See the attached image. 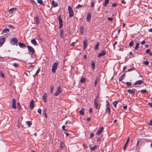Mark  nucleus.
Instances as JSON below:
<instances>
[{
  "instance_id": "nucleus-1",
  "label": "nucleus",
  "mask_w": 152,
  "mask_h": 152,
  "mask_svg": "<svg viewBox=\"0 0 152 152\" xmlns=\"http://www.w3.org/2000/svg\"><path fill=\"white\" fill-rule=\"evenodd\" d=\"M27 47L29 53V54L31 55H33L35 52L34 49L32 47L30 46H27Z\"/></svg>"
},
{
  "instance_id": "nucleus-2",
  "label": "nucleus",
  "mask_w": 152,
  "mask_h": 152,
  "mask_svg": "<svg viewBox=\"0 0 152 152\" xmlns=\"http://www.w3.org/2000/svg\"><path fill=\"white\" fill-rule=\"evenodd\" d=\"M106 102L107 103V104L106 105V112L107 113H108V115H110V104L108 102L107 100L106 101Z\"/></svg>"
},
{
  "instance_id": "nucleus-3",
  "label": "nucleus",
  "mask_w": 152,
  "mask_h": 152,
  "mask_svg": "<svg viewBox=\"0 0 152 152\" xmlns=\"http://www.w3.org/2000/svg\"><path fill=\"white\" fill-rule=\"evenodd\" d=\"M68 10L69 13V18H71L74 16V12L72 7L70 6L68 7Z\"/></svg>"
},
{
  "instance_id": "nucleus-4",
  "label": "nucleus",
  "mask_w": 152,
  "mask_h": 152,
  "mask_svg": "<svg viewBox=\"0 0 152 152\" xmlns=\"http://www.w3.org/2000/svg\"><path fill=\"white\" fill-rule=\"evenodd\" d=\"M61 88L60 85H59L58 86L57 88V90L56 92L54 93V95L55 96H57L58 94L61 93Z\"/></svg>"
},
{
  "instance_id": "nucleus-5",
  "label": "nucleus",
  "mask_w": 152,
  "mask_h": 152,
  "mask_svg": "<svg viewBox=\"0 0 152 152\" xmlns=\"http://www.w3.org/2000/svg\"><path fill=\"white\" fill-rule=\"evenodd\" d=\"M58 65V63L57 62H55L54 63L53 65L52 66V71L53 73H55L56 72V70L57 69V66Z\"/></svg>"
},
{
  "instance_id": "nucleus-6",
  "label": "nucleus",
  "mask_w": 152,
  "mask_h": 152,
  "mask_svg": "<svg viewBox=\"0 0 152 152\" xmlns=\"http://www.w3.org/2000/svg\"><path fill=\"white\" fill-rule=\"evenodd\" d=\"M10 41L12 45H17L18 40L16 38H12L10 39Z\"/></svg>"
},
{
  "instance_id": "nucleus-7",
  "label": "nucleus",
  "mask_w": 152,
  "mask_h": 152,
  "mask_svg": "<svg viewBox=\"0 0 152 152\" xmlns=\"http://www.w3.org/2000/svg\"><path fill=\"white\" fill-rule=\"evenodd\" d=\"M58 20L59 21V28H61L63 26V21L61 19V15H59L58 18Z\"/></svg>"
},
{
  "instance_id": "nucleus-8",
  "label": "nucleus",
  "mask_w": 152,
  "mask_h": 152,
  "mask_svg": "<svg viewBox=\"0 0 152 152\" xmlns=\"http://www.w3.org/2000/svg\"><path fill=\"white\" fill-rule=\"evenodd\" d=\"M58 20L59 21V28H61L63 26V21L61 19V15H59L58 18Z\"/></svg>"
},
{
  "instance_id": "nucleus-9",
  "label": "nucleus",
  "mask_w": 152,
  "mask_h": 152,
  "mask_svg": "<svg viewBox=\"0 0 152 152\" xmlns=\"http://www.w3.org/2000/svg\"><path fill=\"white\" fill-rule=\"evenodd\" d=\"M9 32V30L8 28H4V29L1 33V34L6 35Z\"/></svg>"
},
{
  "instance_id": "nucleus-10",
  "label": "nucleus",
  "mask_w": 152,
  "mask_h": 152,
  "mask_svg": "<svg viewBox=\"0 0 152 152\" xmlns=\"http://www.w3.org/2000/svg\"><path fill=\"white\" fill-rule=\"evenodd\" d=\"M12 108L15 109L16 108V100L14 98H13L12 99Z\"/></svg>"
},
{
  "instance_id": "nucleus-11",
  "label": "nucleus",
  "mask_w": 152,
  "mask_h": 152,
  "mask_svg": "<svg viewBox=\"0 0 152 152\" xmlns=\"http://www.w3.org/2000/svg\"><path fill=\"white\" fill-rule=\"evenodd\" d=\"M136 89L134 88H132V89H129L127 90V91L129 94H131L134 95V94Z\"/></svg>"
},
{
  "instance_id": "nucleus-12",
  "label": "nucleus",
  "mask_w": 152,
  "mask_h": 152,
  "mask_svg": "<svg viewBox=\"0 0 152 152\" xmlns=\"http://www.w3.org/2000/svg\"><path fill=\"white\" fill-rule=\"evenodd\" d=\"M5 41V39L4 37L0 38V47L3 45Z\"/></svg>"
},
{
  "instance_id": "nucleus-13",
  "label": "nucleus",
  "mask_w": 152,
  "mask_h": 152,
  "mask_svg": "<svg viewBox=\"0 0 152 152\" xmlns=\"http://www.w3.org/2000/svg\"><path fill=\"white\" fill-rule=\"evenodd\" d=\"M143 83V81L142 80H138L136 81L134 84V85H141Z\"/></svg>"
},
{
  "instance_id": "nucleus-14",
  "label": "nucleus",
  "mask_w": 152,
  "mask_h": 152,
  "mask_svg": "<svg viewBox=\"0 0 152 152\" xmlns=\"http://www.w3.org/2000/svg\"><path fill=\"white\" fill-rule=\"evenodd\" d=\"M103 128L101 127L99 129L97 132L96 134L98 135H100L103 131Z\"/></svg>"
},
{
  "instance_id": "nucleus-15",
  "label": "nucleus",
  "mask_w": 152,
  "mask_h": 152,
  "mask_svg": "<svg viewBox=\"0 0 152 152\" xmlns=\"http://www.w3.org/2000/svg\"><path fill=\"white\" fill-rule=\"evenodd\" d=\"M98 100L97 99V98H96L95 99L94 101V103L95 105V107L96 109H98Z\"/></svg>"
},
{
  "instance_id": "nucleus-16",
  "label": "nucleus",
  "mask_w": 152,
  "mask_h": 152,
  "mask_svg": "<svg viewBox=\"0 0 152 152\" xmlns=\"http://www.w3.org/2000/svg\"><path fill=\"white\" fill-rule=\"evenodd\" d=\"M34 101L33 100H31L30 102V105H29V108L31 109L32 110L33 109L34 107Z\"/></svg>"
},
{
  "instance_id": "nucleus-17",
  "label": "nucleus",
  "mask_w": 152,
  "mask_h": 152,
  "mask_svg": "<svg viewBox=\"0 0 152 152\" xmlns=\"http://www.w3.org/2000/svg\"><path fill=\"white\" fill-rule=\"evenodd\" d=\"M91 17V14L89 12L88 13L86 18V20L88 22H90Z\"/></svg>"
},
{
  "instance_id": "nucleus-18",
  "label": "nucleus",
  "mask_w": 152,
  "mask_h": 152,
  "mask_svg": "<svg viewBox=\"0 0 152 152\" xmlns=\"http://www.w3.org/2000/svg\"><path fill=\"white\" fill-rule=\"evenodd\" d=\"M47 93H45L42 96V99L44 100V102L46 103L47 101Z\"/></svg>"
},
{
  "instance_id": "nucleus-19",
  "label": "nucleus",
  "mask_w": 152,
  "mask_h": 152,
  "mask_svg": "<svg viewBox=\"0 0 152 152\" xmlns=\"http://www.w3.org/2000/svg\"><path fill=\"white\" fill-rule=\"evenodd\" d=\"M87 40L86 39L85 40L83 41V49H85L87 45Z\"/></svg>"
},
{
  "instance_id": "nucleus-20",
  "label": "nucleus",
  "mask_w": 152,
  "mask_h": 152,
  "mask_svg": "<svg viewBox=\"0 0 152 152\" xmlns=\"http://www.w3.org/2000/svg\"><path fill=\"white\" fill-rule=\"evenodd\" d=\"M106 54V52L105 51L102 50L101 52L100 53L98 54V57H100Z\"/></svg>"
},
{
  "instance_id": "nucleus-21",
  "label": "nucleus",
  "mask_w": 152,
  "mask_h": 152,
  "mask_svg": "<svg viewBox=\"0 0 152 152\" xmlns=\"http://www.w3.org/2000/svg\"><path fill=\"white\" fill-rule=\"evenodd\" d=\"M31 42L35 46H36L38 44L37 42L35 39H31Z\"/></svg>"
},
{
  "instance_id": "nucleus-22",
  "label": "nucleus",
  "mask_w": 152,
  "mask_h": 152,
  "mask_svg": "<svg viewBox=\"0 0 152 152\" xmlns=\"http://www.w3.org/2000/svg\"><path fill=\"white\" fill-rule=\"evenodd\" d=\"M51 5L52 6L54 7H56L58 6V4L57 3L55 2L54 1H52L51 3Z\"/></svg>"
},
{
  "instance_id": "nucleus-23",
  "label": "nucleus",
  "mask_w": 152,
  "mask_h": 152,
  "mask_svg": "<svg viewBox=\"0 0 152 152\" xmlns=\"http://www.w3.org/2000/svg\"><path fill=\"white\" fill-rule=\"evenodd\" d=\"M34 21L37 24H39V17L38 16H36L34 18Z\"/></svg>"
},
{
  "instance_id": "nucleus-24",
  "label": "nucleus",
  "mask_w": 152,
  "mask_h": 152,
  "mask_svg": "<svg viewBox=\"0 0 152 152\" xmlns=\"http://www.w3.org/2000/svg\"><path fill=\"white\" fill-rule=\"evenodd\" d=\"M129 137L128 138L126 143L124 145V146L123 149L124 151L126 149V147L127 145L128 142H129Z\"/></svg>"
},
{
  "instance_id": "nucleus-25",
  "label": "nucleus",
  "mask_w": 152,
  "mask_h": 152,
  "mask_svg": "<svg viewBox=\"0 0 152 152\" xmlns=\"http://www.w3.org/2000/svg\"><path fill=\"white\" fill-rule=\"evenodd\" d=\"M18 45L21 48H23L26 47V45L22 43H19Z\"/></svg>"
},
{
  "instance_id": "nucleus-26",
  "label": "nucleus",
  "mask_w": 152,
  "mask_h": 152,
  "mask_svg": "<svg viewBox=\"0 0 152 152\" xmlns=\"http://www.w3.org/2000/svg\"><path fill=\"white\" fill-rule=\"evenodd\" d=\"M125 74L124 73L119 78V81H120L122 80L125 78Z\"/></svg>"
},
{
  "instance_id": "nucleus-27",
  "label": "nucleus",
  "mask_w": 152,
  "mask_h": 152,
  "mask_svg": "<svg viewBox=\"0 0 152 152\" xmlns=\"http://www.w3.org/2000/svg\"><path fill=\"white\" fill-rule=\"evenodd\" d=\"M64 34V31L62 29H61L60 31V35L61 38H63V34Z\"/></svg>"
},
{
  "instance_id": "nucleus-28",
  "label": "nucleus",
  "mask_w": 152,
  "mask_h": 152,
  "mask_svg": "<svg viewBox=\"0 0 152 152\" xmlns=\"http://www.w3.org/2000/svg\"><path fill=\"white\" fill-rule=\"evenodd\" d=\"M65 146L63 142H61L60 143V148L61 149H63Z\"/></svg>"
},
{
  "instance_id": "nucleus-29",
  "label": "nucleus",
  "mask_w": 152,
  "mask_h": 152,
  "mask_svg": "<svg viewBox=\"0 0 152 152\" xmlns=\"http://www.w3.org/2000/svg\"><path fill=\"white\" fill-rule=\"evenodd\" d=\"M97 148L98 146L97 145H95L92 147H91V151H94Z\"/></svg>"
},
{
  "instance_id": "nucleus-30",
  "label": "nucleus",
  "mask_w": 152,
  "mask_h": 152,
  "mask_svg": "<svg viewBox=\"0 0 152 152\" xmlns=\"http://www.w3.org/2000/svg\"><path fill=\"white\" fill-rule=\"evenodd\" d=\"M84 109L83 108H82L80 111V113L81 115H84Z\"/></svg>"
},
{
  "instance_id": "nucleus-31",
  "label": "nucleus",
  "mask_w": 152,
  "mask_h": 152,
  "mask_svg": "<svg viewBox=\"0 0 152 152\" xmlns=\"http://www.w3.org/2000/svg\"><path fill=\"white\" fill-rule=\"evenodd\" d=\"M109 0H105V2L103 3V5L104 7H106L107 5L109 3Z\"/></svg>"
},
{
  "instance_id": "nucleus-32",
  "label": "nucleus",
  "mask_w": 152,
  "mask_h": 152,
  "mask_svg": "<svg viewBox=\"0 0 152 152\" xmlns=\"http://www.w3.org/2000/svg\"><path fill=\"white\" fill-rule=\"evenodd\" d=\"M38 3L42 5H43L44 4L42 0H37Z\"/></svg>"
},
{
  "instance_id": "nucleus-33",
  "label": "nucleus",
  "mask_w": 152,
  "mask_h": 152,
  "mask_svg": "<svg viewBox=\"0 0 152 152\" xmlns=\"http://www.w3.org/2000/svg\"><path fill=\"white\" fill-rule=\"evenodd\" d=\"M91 62V65H92V69H94L95 67V63L94 61H92Z\"/></svg>"
},
{
  "instance_id": "nucleus-34",
  "label": "nucleus",
  "mask_w": 152,
  "mask_h": 152,
  "mask_svg": "<svg viewBox=\"0 0 152 152\" xmlns=\"http://www.w3.org/2000/svg\"><path fill=\"white\" fill-rule=\"evenodd\" d=\"M85 78L84 77H82L80 79V82L82 83H84L85 81Z\"/></svg>"
},
{
  "instance_id": "nucleus-35",
  "label": "nucleus",
  "mask_w": 152,
  "mask_h": 152,
  "mask_svg": "<svg viewBox=\"0 0 152 152\" xmlns=\"http://www.w3.org/2000/svg\"><path fill=\"white\" fill-rule=\"evenodd\" d=\"M118 102L116 101H115L113 102V105L115 107H116L117 104Z\"/></svg>"
},
{
  "instance_id": "nucleus-36",
  "label": "nucleus",
  "mask_w": 152,
  "mask_h": 152,
  "mask_svg": "<svg viewBox=\"0 0 152 152\" xmlns=\"http://www.w3.org/2000/svg\"><path fill=\"white\" fill-rule=\"evenodd\" d=\"M124 83H125L126 84V86L128 87H129L131 85V83H129V82H127L126 83H125L124 82H123Z\"/></svg>"
},
{
  "instance_id": "nucleus-37",
  "label": "nucleus",
  "mask_w": 152,
  "mask_h": 152,
  "mask_svg": "<svg viewBox=\"0 0 152 152\" xmlns=\"http://www.w3.org/2000/svg\"><path fill=\"white\" fill-rule=\"evenodd\" d=\"M99 46V43L98 42L96 43V45L95 46V49L96 50H97Z\"/></svg>"
},
{
  "instance_id": "nucleus-38",
  "label": "nucleus",
  "mask_w": 152,
  "mask_h": 152,
  "mask_svg": "<svg viewBox=\"0 0 152 152\" xmlns=\"http://www.w3.org/2000/svg\"><path fill=\"white\" fill-rule=\"evenodd\" d=\"M83 5H81L80 4H79L76 7L77 9H79L80 8L83 7Z\"/></svg>"
},
{
  "instance_id": "nucleus-39",
  "label": "nucleus",
  "mask_w": 152,
  "mask_h": 152,
  "mask_svg": "<svg viewBox=\"0 0 152 152\" xmlns=\"http://www.w3.org/2000/svg\"><path fill=\"white\" fill-rule=\"evenodd\" d=\"M137 70L134 67H133L132 68L129 69L128 70L127 72H130L131 71L134 70Z\"/></svg>"
},
{
  "instance_id": "nucleus-40",
  "label": "nucleus",
  "mask_w": 152,
  "mask_h": 152,
  "mask_svg": "<svg viewBox=\"0 0 152 152\" xmlns=\"http://www.w3.org/2000/svg\"><path fill=\"white\" fill-rule=\"evenodd\" d=\"M139 45L140 44L139 43H137L136 44L135 47V50H137L138 49V48H139Z\"/></svg>"
},
{
  "instance_id": "nucleus-41",
  "label": "nucleus",
  "mask_w": 152,
  "mask_h": 152,
  "mask_svg": "<svg viewBox=\"0 0 152 152\" xmlns=\"http://www.w3.org/2000/svg\"><path fill=\"white\" fill-rule=\"evenodd\" d=\"M134 43V42L133 41H131L129 43V46L131 47L133 45Z\"/></svg>"
},
{
  "instance_id": "nucleus-42",
  "label": "nucleus",
  "mask_w": 152,
  "mask_h": 152,
  "mask_svg": "<svg viewBox=\"0 0 152 152\" xmlns=\"http://www.w3.org/2000/svg\"><path fill=\"white\" fill-rule=\"evenodd\" d=\"M141 139H138V140H137V146H138L139 144V143L140 142H141Z\"/></svg>"
},
{
  "instance_id": "nucleus-43",
  "label": "nucleus",
  "mask_w": 152,
  "mask_h": 152,
  "mask_svg": "<svg viewBox=\"0 0 152 152\" xmlns=\"http://www.w3.org/2000/svg\"><path fill=\"white\" fill-rule=\"evenodd\" d=\"M26 123L28 125L29 127H30L32 123L30 121H28L26 122Z\"/></svg>"
},
{
  "instance_id": "nucleus-44",
  "label": "nucleus",
  "mask_w": 152,
  "mask_h": 152,
  "mask_svg": "<svg viewBox=\"0 0 152 152\" xmlns=\"http://www.w3.org/2000/svg\"><path fill=\"white\" fill-rule=\"evenodd\" d=\"M15 8H12L11 9L9 10V13L10 14H11L12 13V10L14 9H15Z\"/></svg>"
},
{
  "instance_id": "nucleus-45",
  "label": "nucleus",
  "mask_w": 152,
  "mask_h": 152,
  "mask_svg": "<svg viewBox=\"0 0 152 152\" xmlns=\"http://www.w3.org/2000/svg\"><path fill=\"white\" fill-rule=\"evenodd\" d=\"M39 72H40V68H39L37 70V71L36 72V73H35V75H37V74H38L39 73Z\"/></svg>"
},
{
  "instance_id": "nucleus-46",
  "label": "nucleus",
  "mask_w": 152,
  "mask_h": 152,
  "mask_svg": "<svg viewBox=\"0 0 152 152\" xmlns=\"http://www.w3.org/2000/svg\"><path fill=\"white\" fill-rule=\"evenodd\" d=\"M54 88V87H51L50 90V92L51 93H52L53 92V91Z\"/></svg>"
},
{
  "instance_id": "nucleus-47",
  "label": "nucleus",
  "mask_w": 152,
  "mask_h": 152,
  "mask_svg": "<svg viewBox=\"0 0 152 152\" xmlns=\"http://www.w3.org/2000/svg\"><path fill=\"white\" fill-rule=\"evenodd\" d=\"M17 105H18V110H20V109H21L20 107V104L19 102H18L17 103Z\"/></svg>"
},
{
  "instance_id": "nucleus-48",
  "label": "nucleus",
  "mask_w": 152,
  "mask_h": 152,
  "mask_svg": "<svg viewBox=\"0 0 152 152\" xmlns=\"http://www.w3.org/2000/svg\"><path fill=\"white\" fill-rule=\"evenodd\" d=\"M13 65L15 67H18L19 66L18 64L15 63L13 64Z\"/></svg>"
},
{
  "instance_id": "nucleus-49",
  "label": "nucleus",
  "mask_w": 152,
  "mask_h": 152,
  "mask_svg": "<svg viewBox=\"0 0 152 152\" xmlns=\"http://www.w3.org/2000/svg\"><path fill=\"white\" fill-rule=\"evenodd\" d=\"M37 112L40 114H41V110L40 108H39L38 109Z\"/></svg>"
},
{
  "instance_id": "nucleus-50",
  "label": "nucleus",
  "mask_w": 152,
  "mask_h": 152,
  "mask_svg": "<svg viewBox=\"0 0 152 152\" xmlns=\"http://www.w3.org/2000/svg\"><path fill=\"white\" fill-rule=\"evenodd\" d=\"M140 92L142 93H145L147 92V91L145 89H143L141 90Z\"/></svg>"
},
{
  "instance_id": "nucleus-51",
  "label": "nucleus",
  "mask_w": 152,
  "mask_h": 152,
  "mask_svg": "<svg viewBox=\"0 0 152 152\" xmlns=\"http://www.w3.org/2000/svg\"><path fill=\"white\" fill-rule=\"evenodd\" d=\"M65 126L64 125L62 127V129L63 130L64 132V131L66 132L67 131V130H66L65 129Z\"/></svg>"
},
{
  "instance_id": "nucleus-52",
  "label": "nucleus",
  "mask_w": 152,
  "mask_h": 152,
  "mask_svg": "<svg viewBox=\"0 0 152 152\" xmlns=\"http://www.w3.org/2000/svg\"><path fill=\"white\" fill-rule=\"evenodd\" d=\"M144 63L145 65H148L149 64V62L146 61H144Z\"/></svg>"
},
{
  "instance_id": "nucleus-53",
  "label": "nucleus",
  "mask_w": 152,
  "mask_h": 152,
  "mask_svg": "<svg viewBox=\"0 0 152 152\" xmlns=\"http://www.w3.org/2000/svg\"><path fill=\"white\" fill-rule=\"evenodd\" d=\"M107 19L110 21H112L113 20V18H112L108 17Z\"/></svg>"
},
{
  "instance_id": "nucleus-54",
  "label": "nucleus",
  "mask_w": 152,
  "mask_h": 152,
  "mask_svg": "<svg viewBox=\"0 0 152 152\" xmlns=\"http://www.w3.org/2000/svg\"><path fill=\"white\" fill-rule=\"evenodd\" d=\"M150 51V50L149 49H148L147 50L145 51V52L146 53H149Z\"/></svg>"
},
{
  "instance_id": "nucleus-55",
  "label": "nucleus",
  "mask_w": 152,
  "mask_h": 152,
  "mask_svg": "<svg viewBox=\"0 0 152 152\" xmlns=\"http://www.w3.org/2000/svg\"><path fill=\"white\" fill-rule=\"evenodd\" d=\"M117 6V4L115 3H114L112 4V6L113 7H115Z\"/></svg>"
},
{
  "instance_id": "nucleus-56",
  "label": "nucleus",
  "mask_w": 152,
  "mask_h": 152,
  "mask_svg": "<svg viewBox=\"0 0 152 152\" xmlns=\"http://www.w3.org/2000/svg\"><path fill=\"white\" fill-rule=\"evenodd\" d=\"M83 147L85 148H87L88 147L87 145L85 144H83Z\"/></svg>"
},
{
  "instance_id": "nucleus-57",
  "label": "nucleus",
  "mask_w": 152,
  "mask_h": 152,
  "mask_svg": "<svg viewBox=\"0 0 152 152\" xmlns=\"http://www.w3.org/2000/svg\"><path fill=\"white\" fill-rule=\"evenodd\" d=\"M8 27L11 28H15V27L13 26L12 25H9L8 26Z\"/></svg>"
},
{
  "instance_id": "nucleus-58",
  "label": "nucleus",
  "mask_w": 152,
  "mask_h": 152,
  "mask_svg": "<svg viewBox=\"0 0 152 152\" xmlns=\"http://www.w3.org/2000/svg\"><path fill=\"white\" fill-rule=\"evenodd\" d=\"M91 6L92 7H94V3L93 2H91Z\"/></svg>"
},
{
  "instance_id": "nucleus-59",
  "label": "nucleus",
  "mask_w": 152,
  "mask_h": 152,
  "mask_svg": "<svg viewBox=\"0 0 152 152\" xmlns=\"http://www.w3.org/2000/svg\"><path fill=\"white\" fill-rule=\"evenodd\" d=\"M97 83H98V81H97V79H96V80H95V81L94 84H95V86H96Z\"/></svg>"
},
{
  "instance_id": "nucleus-60",
  "label": "nucleus",
  "mask_w": 152,
  "mask_h": 152,
  "mask_svg": "<svg viewBox=\"0 0 152 152\" xmlns=\"http://www.w3.org/2000/svg\"><path fill=\"white\" fill-rule=\"evenodd\" d=\"M94 134H92V133L90 135V138H92L93 137H94Z\"/></svg>"
},
{
  "instance_id": "nucleus-61",
  "label": "nucleus",
  "mask_w": 152,
  "mask_h": 152,
  "mask_svg": "<svg viewBox=\"0 0 152 152\" xmlns=\"http://www.w3.org/2000/svg\"><path fill=\"white\" fill-rule=\"evenodd\" d=\"M148 124L150 126H152V120L150 121V122L148 123Z\"/></svg>"
},
{
  "instance_id": "nucleus-62",
  "label": "nucleus",
  "mask_w": 152,
  "mask_h": 152,
  "mask_svg": "<svg viewBox=\"0 0 152 152\" xmlns=\"http://www.w3.org/2000/svg\"><path fill=\"white\" fill-rule=\"evenodd\" d=\"M92 112V108H90L89 110V112L90 113H91Z\"/></svg>"
},
{
  "instance_id": "nucleus-63",
  "label": "nucleus",
  "mask_w": 152,
  "mask_h": 152,
  "mask_svg": "<svg viewBox=\"0 0 152 152\" xmlns=\"http://www.w3.org/2000/svg\"><path fill=\"white\" fill-rule=\"evenodd\" d=\"M148 104L150 107H152V103L149 102Z\"/></svg>"
},
{
  "instance_id": "nucleus-64",
  "label": "nucleus",
  "mask_w": 152,
  "mask_h": 152,
  "mask_svg": "<svg viewBox=\"0 0 152 152\" xmlns=\"http://www.w3.org/2000/svg\"><path fill=\"white\" fill-rule=\"evenodd\" d=\"M1 76L3 77H4V75L2 72H1L0 73Z\"/></svg>"
}]
</instances>
